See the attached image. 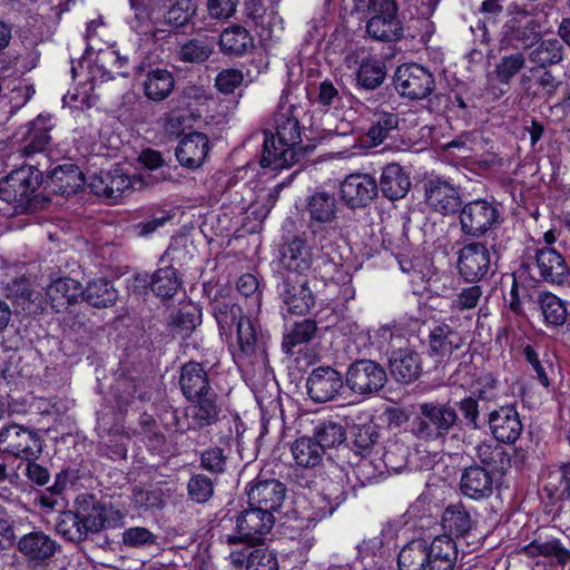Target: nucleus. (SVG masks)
<instances>
[{
	"label": "nucleus",
	"instance_id": "obj_17",
	"mask_svg": "<svg viewBox=\"0 0 570 570\" xmlns=\"http://www.w3.org/2000/svg\"><path fill=\"white\" fill-rule=\"evenodd\" d=\"M534 259L540 276L551 284L562 285L570 281V267L564 257L553 247L535 249Z\"/></svg>",
	"mask_w": 570,
	"mask_h": 570
},
{
	"label": "nucleus",
	"instance_id": "obj_41",
	"mask_svg": "<svg viewBox=\"0 0 570 570\" xmlns=\"http://www.w3.org/2000/svg\"><path fill=\"white\" fill-rule=\"evenodd\" d=\"M213 315L222 334H228L233 326H238L246 318L243 308L233 298L216 299L213 303Z\"/></svg>",
	"mask_w": 570,
	"mask_h": 570
},
{
	"label": "nucleus",
	"instance_id": "obj_13",
	"mask_svg": "<svg viewBox=\"0 0 570 570\" xmlns=\"http://www.w3.org/2000/svg\"><path fill=\"white\" fill-rule=\"evenodd\" d=\"M286 495V487L278 480H258L247 490L249 507H256L272 514L277 511Z\"/></svg>",
	"mask_w": 570,
	"mask_h": 570
},
{
	"label": "nucleus",
	"instance_id": "obj_46",
	"mask_svg": "<svg viewBox=\"0 0 570 570\" xmlns=\"http://www.w3.org/2000/svg\"><path fill=\"white\" fill-rule=\"evenodd\" d=\"M474 458L483 464L482 468L492 472L503 470L509 462L504 449L491 440L483 441L474 448Z\"/></svg>",
	"mask_w": 570,
	"mask_h": 570
},
{
	"label": "nucleus",
	"instance_id": "obj_40",
	"mask_svg": "<svg viewBox=\"0 0 570 570\" xmlns=\"http://www.w3.org/2000/svg\"><path fill=\"white\" fill-rule=\"evenodd\" d=\"M386 382L384 368L371 360H358V392L372 394L380 391Z\"/></svg>",
	"mask_w": 570,
	"mask_h": 570
},
{
	"label": "nucleus",
	"instance_id": "obj_47",
	"mask_svg": "<svg viewBox=\"0 0 570 570\" xmlns=\"http://www.w3.org/2000/svg\"><path fill=\"white\" fill-rule=\"evenodd\" d=\"M386 77V67L381 59H363L358 67V87L373 90L380 87Z\"/></svg>",
	"mask_w": 570,
	"mask_h": 570
},
{
	"label": "nucleus",
	"instance_id": "obj_10",
	"mask_svg": "<svg viewBox=\"0 0 570 570\" xmlns=\"http://www.w3.org/2000/svg\"><path fill=\"white\" fill-rule=\"evenodd\" d=\"M464 345L462 334L446 322L435 324L429 333V354L438 363H448Z\"/></svg>",
	"mask_w": 570,
	"mask_h": 570
},
{
	"label": "nucleus",
	"instance_id": "obj_5",
	"mask_svg": "<svg viewBox=\"0 0 570 570\" xmlns=\"http://www.w3.org/2000/svg\"><path fill=\"white\" fill-rule=\"evenodd\" d=\"M393 82L400 96L411 100L424 99L435 88L433 73L419 63L399 66L394 72Z\"/></svg>",
	"mask_w": 570,
	"mask_h": 570
},
{
	"label": "nucleus",
	"instance_id": "obj_62",
	"mask_svg": "<svg viewBox=\"0 0 570 570\" xmlns=\"http://www.w3.org/2000/svg\"><path fill=\"white\" fill-rule=\"evenodd\" d=\"M107 174L108 200L116 202L132 186V179L121 168H114Z\"/></svg>",
	"mask_w": 570,
	"mask_h": 570
},
{
	"label": "nucleus",
	"instance_id": "obj_3",
	"mask_svg": "<svg viewBox=\"0 0 570 570\" xmlns=\"http://www.w3.org/2000/svg\"><path fill=\"white\" fill-rule=\"evenodd\" d=\"M42 451L43 442L37 431L16 423L0 429V452L31 461L38 460Z\"/></svg>",
	"mask_w": 570,
	"mask_h": 570
},
{
	"label": "nucleus",
	"instance_id": "obj_18",
	"mask_svg": "<svg viewBox=\"0 0 570 570\" xmlns=\"http://www.w3.org/2000/svg\"><path fill=\"white\" fill-rule=\"evenodd\" d=\"M494 488L493 472L479 464L465 468L461 473L460 491L464 497L473 500L488 499Z\"/></svg>",
	"mask_w": 570,
	"mask_h": 570
},
{
	"label": "nucleus",
	"instance_id": "obj_19",
	"mask_svg": "<svg viewBox=\"0 0 570 570\" xmlns=\"http://www.w3.org/2000/svg\"><path fill=\"white\" fill-rule=\"evenodd\" d=\"M187 409L189 417L188 430H202L216 424L219 421L222 406L218 403V395L215 392L194 397Z\"/></svg>",
	"mask_w": 570,
	"mask_h": 570
},
{
	"label": "nucleus",
	"instance_id": "obj_60",
	"mask_svg": "<svg viewBox=\"0 0 570 570\" xmlns=\"http://www.w3.org/2000/svg\"><path fill=\"white\" fill-rule=\"evenodd\" d=\"M196 9L195 0H176L167 11L166 21L175 27L185 26L196 13Z\"/></svg>",
	"mask_w": 570,
	"mask_h": 570
},
{
	"label": "nucleus",
	"instance_id": "obj_52",
	"mask_svg": "<svg viewBox=\"0 0 570 570\" xmlns=\"http://www.w3.org/2000/svg\"><path fill=\"white\" fill-rule=\"evenodd\" d=\"M311 219L317 223H328L335 217V199L327 193L314 194L307 204Z\"/></svg>",
	"mask_w": 570,
	"mask_h": 570
},
{
	"label": "nucleus",
	"instance_id": "obj_39",
	"mask_svg": "<svg viewBox=\"0 0 570 570\" xmlns=\"http://www.w3.org/2000/svg\"><path fill=\"white\" fill-rule=\"evenodd\" d=\"M428 546L425 539H415L400 551L397 564L400 570H428Z\"/></svg>",
	"mask_w": 570,
	"mask_h": 570
},
{
	"label": "nucleus",
	"instance_id": "obj_57",
	"mask_svg": "<svg viewBox=\"0 0 570 570\" xmlns=\"http://www.w3.org/2000/svg\"><path fill=\"white\" fill-rule=\"evenodd\" d=\"M313 438L317 440L325 454L326 449L338 445L345 440V433L342 425L328 422L317 426Z\"/></svg>",
	"mask_w": 570,
	"mask_h": 570
},
{
	"label": "nucleus",
	"instance_id": "obj_31",
	"mask_svg": "<svg viewBox=\"0 0 570 570\" xmlns=\"http://www.w3.org/2000/svg\"><path fill=\"white\" fill-rule=\"evenodd\" d=\"M411 188L410 175L397 164H389L381 175V190L389 199L403 198Z\"/></svg>",
	"mask_w": 570,
	"mask_h": 570
},
{
	"label": "nucleus",
	"instance_id": "obj_48",
	"mask_svg": "<svg viewBox=\"0 0 570 570\" xmlns=\"http://www.w3.org/2000/svg\"><path fill=\"white\" fill-rule=\"evenodd\" d=\"M563 49L559 40L548 39L541 41L530 53L529 60L540 69L557 65L562 60Z\"/></svg>",
	"mask_w": 570,
	"mask_h": 570
},
{
	"label": "nucleus",
	"instance_id": "obj_51",
	"mask_svg": "<svg viewBox=\"0 0 570 570\" xmlns=\"http://www.w3.org/2000/svg\"><path fill=\"white\" fill-rule=\"evenodd\" d=\"M399 118L395 114L375 112L368 127L362 126L361 130L372 140V142H383L389 132L397 127Z\"/></svg>",
	"mask_w": 570,
	"mask_h": 570
},
{
	"label": "nucleus",
	"instance_id": "obj_11",
	"mask_svg": "<svg viewBox=\"0 0 570 570\" xmlns=\"http://www.w3.org/2000/svg\"><path fill=\"white\" fill-rule=\"evenodd\" d=\"M17 548L28 564L36 568L46 564L56 554L59 544L49 534L37 530L23 534Z\"/></svg>",
	"mask_w": 570,
	"mask_h": 570
},
{
	"label": "nucleus",
	"instance_id": "obj_12",
	"mask_svg": "<svg viewBox=\"0 0 570 570\" xmlns=\"http://www.w3.org/2000/svg\"><path fill=\"white\" fill-rule=\"evenodd\" d=\"M315 149V145H264L261 165L273 170L301 163Z\"/></svg>",
	"mask_w": 570,
	"mask_h": 570
},
{
	"label": "nucleus",
	"instance_id": "obj_56",
	"mask_svg": "<svg viewBox=\"0 0 570 570\" xmlns=\"http://www.w3.org/2000/svg\"><path fill=\"white\" fill-rule=\"evenodd\" d=\"M208 149V145H177L175 154L181 166L195 169L204 163Z\"/></svg>",
	"mask_w": 570,
	"mask_h": 570
},
{
	"label": "nucleus",
	"instance_id": "obj_24",
	"mask_svg": "<svg viewBox=\"0 0 570 570\" xmlns=\"http://www.w3.org/2000/svg\"><path fill=\"white\" fill-rule=\"evenodd\" d=\"M390 371L396 381L406 384L411 383L422 372L421 357L415 351L403 348L401 345L391 353Z\"/></svg>",
	"mask_w": 570,
	"mask_h": 570
},
{
	"label": "nucleus",
	"instance_id": "obj_6",
	"mask_svg": "<svg viewBox=\"0 0 570 570\" xmlns=\"http://www.w3.org/2000/svg\"><path fill=\"white\" fill-rule=\"evenodd\" d=\"M275 523L272 512L256 507L244 510L236 519V534H227L228 544L249 543L258 544L269 533Z\"/></svg>",
	"mask_w": 570,
	"mask_h": 570
},
{
	"label": "nucleus",
	"instance_id": "obj_58",
	"mask_svg": "<svg viewBox=\"0 0 570 570\" xmlns=\"http://www.w3.org/2000/svg\"><path fill=\"white\" fill-rule=\"evenodd\" d=\"M525 58L521 52L511 53L500 59L494 73L499 82L509 83L510 80L524 67Z\"/></svg>",
	"mask_w": 570,
	"mask_h": 570
},
{
	"label": "nucleus",
	"instance_id": "obj_34",
	"mask_svg": "<svg viewBox=\"0 0 570 570\" xmlns=\"http://www.w3.org/2000/svg\"><path fill=\"white\" fill-rule=\"evenodd\" d=\"M475 525V520L462 503L449 505L442 514V527L449 535L463 537Z\"/></svg>",
	"mask_w": 570,
	"mask_h": 570
},
{
	"label": "nucleus",
	"instance_id": "obj_44",
	"mask_svg": "<svg viewBox=\"0 0 570 570\" xmlns=\"http://www.w3.org/2000/svg\"><path fill=\"white\" fill-rule=\"evenodd\" d=\"M55 528L58 534L75 543L82 542L90 534L75 509L60 512Z\"/></svg>",
	"mask_w": 570,
	"mask_h": 570
},
{
	"label": "nucleus",
	"instance_id": "obj_1",
	"mask_svg": "<svg viewBox=\"0 0 570 570\" xmlns=\"http://www.w3.org/2000/svg\"><path fill=\"white\" fill-rule=\"evenodd\" d=\"M41 173L32 166H22L0 180V198L14 205L16 212L36 208V191L41 184Z\"/></svg>",
	"mask_w": 570,
	"mask_h": 570
},
{
	"label": "nucleus",
	"instance_id": "obj_22",
	"mask_svg": "<svg viewBox=\"0 0 570 570\" xmlns=\"http://www.w3.org/2000/svg\"><path fill=\"white\" fill-rule=\"evenodd\" d=\"M508 10L511 16L508 22L511 36L524 47L537 42L541 33L540 23L531 17L530 11L515 3L511 4Z\"/></svg>",
	"mask_w": 570,
	"mask_h": 570
},
{
	"label": "nucleus",
	"instance_id": "obj_15",
	"mask_svg": "<svg viewBox=\"0 0 570 570\" xmlns=\"http://www.w3.org/2000/svg\"><path fill=\"white\" fill-rule=\"evenodd\" d=\"M488 423L494 439L513 444L521 435L523 425L514 406H501L489 414Z\"/></svg>",
	"mask_w": 570,
	"mask_h": 570
},
{
	"label": "nucleus",
	"instance_id": "obj_38",
	"mask_svg": "<svg viewBox=\"0 0 570 570\" xmlns=\"http://www.w3.org/2000/svg\"><path fill=\"white\" fill-rule=\"evenodd\" d=\"M538 303L548 327L558 328L566 324L568 308L564 301L550 292H542L539 294Z\"/></svg>",
	"mask_w": 570,
	"mask_h": 570
},
{
	"label": "nucleus",
	"instance_id": "obj_14",
	"mask_svg": "<svg viewBox=\"0 0 570 570\" xmlns=\"http://www.w3.org/2000/svg\"><path fill=\"white\" fill-rule=\"evenodd\" d=\"M342 376L330 366H321L311 372L307 377V394L315 403L332 400L342 389Z\"/></svg>",
	"mask_w": 570,
	"mask_h": 570
},
{
	"label": "nucleus",
	"instance_id": "obj_54",
	"mask_svg": "<svg viewBox=\"0 0 570 570\" xmlns=\"http://www.w3.org/2000/svg\"><path fill=\"white\" fill-rule=\"evenodd\" d=\"M316 330L317 325L312 320H303L296 323L293 330L283 340V347L286 353H291V350L296 345L309 342Z\"/></svg>",
	"mask_w": 570,
	"mask_h": 570
},
{
	"label": "nucleus",
	"instance_id": "obj_21",
	"mask_svg": "<svg viewBox=\"0 0 570 570\" xmlns=\"http://www.w3.org/2000/svg\"><path fill=\"white\" fill-rule=\"evenodd\" d=\"M469 366L460 365V367L450 376L453 385L461 387H471L472 396L478 401H493L498 396V380L490 373L481 374L478 379L473 380L469 375Z\"/></svg>",
	"mask_w": 570,
	"mask_h": 570
},
{
	"label": "nucleus",
	"instance_id": "obj_23",
	"mask_svg": "<svg viewBox=\"0 0 570 570\" xmlns=\"http://www.w3.org/2000/svg\"><path fill=\"white\" fill-rule=\"evenodd\" d=\"M428 570H454L458 561L455 541L449 534H442L426 540Z\"/></svg>",
	"mask_w": 570,
	"mask_h": 570
},
{
	"label": "nucleus",
	"instance_id": "obj_49",
	"mask_svg": "<svg viewBox=\"0 0 570 570\" xmlns=\"http://www.w3.org/2000/svg\"><path fill=\"white\" fill-rule=\"evenodd\" d=\"M236 357L247 358L255 354L258 346V336L250 318L246 317L236 326Z\"/></svg>",
	"mask_w": 570,
	"mask_h": 570
},
{
	"label": "nucleus",
	"instance_id": "obj_26",
	"mask_svg": "<svg viewBox=\"0 0 570 570\" xmlns=\"http://www.w3.org/2000/svg\"><path fill=\"white\" fill-rule=\"evenodd\" d=\"M179 384L187 400H194V397L214 392L209 385L207 372L199 363L194 361L183 365Z\"/></svg>",
	"mask_w": 570,
	"mask_h": 570
},
{
	"label": "nucleus",
	"instance_id": "obj_43",
	"mask_svg": "<svg viewBox=\"0 0 570 570\" xmlns=\"http://www.w3.org/2000/svg\"><path fill=\"white\" fill-rule=\"evenodd\" d=\"M189 120L180 114H170L165 124L168 138L177 139L179 142H208V138L203 132L191 128Z\"/></svg>",
	"mask_w": 570,
	"mask_h": 570
},
{
	"label": "nucleus",
	"instance_id": "obj_50",
	"mask_svg": "<svg viewBox=\"0 0 570 570\" xmlns=\"http://www.w3.org/2000/svg\"><path fill=\"white\" fill-rule=\"evenodd\" d=\"M150 287L158 297H173L180 287L176 269L173 267L157 269L151 276Z\"/></svg>",
	"mask_w": 570,
	"mask_h": 570
},
{
	"label": "nucleus",
	"instance_id": "obj_37",
	"mask_svg": "<svg viewBox=\"0 0 570 570\" xmlns=\"http://www.w3.org/2000/svg\"><path fill=\"white\" fill-rule=\"evenodd\" d=\"M543 492L551 501H561L570 498V465L550 469L543 482Z\"/></svg>",
	"mask_w": 570,
	"mask_h": 570
},
{
	"label": "nucleus",
	"instance_id": "obj_35",
	"mask_svg": "<svg viewBox=\"0 0 570 570\" xmlns=\"http://www.w3.org/2000/svg\"><path fill=\"white\" fill-rule=\"evenodd\" d=\"M420 413L422 416L432 421V424L438 429L443 438L455 425L459 419L455 409L449 403H422L420 404Z\"/></svg>",
	"mask_w": 570,
	"mask_h": 570
},
{
	"label": "nucleus",
	"instance_id": "obj_32",
	"mask_svg": "<svg viewBox=\"0 0 570 570\" xmlns=\"http://www.w3.org/2000/svg\"><path fill=\"white\" fill-rule=\"evenodd\" d=\"M405 325L402 321L394 322L392 325H384L373 332H367L366 336L368 345L376 350L379 353L384 351L389 352V348L397 350L404 342L405 337Z\"/></svg>",
	"mask_w": 570,
	"mask_h": 570
},
{
	"label": "nucleus",
	"instance_id": "obj_30",
	"mask_svg": "<svg viewBox=\"0 0 570 570\" xmlns=\"http://www.w3.org/2000/svg\"><path fill=\"white\" fill-rule=\"evenodd\" d=\"M291 454L296 466L313 470L322 465L324 453L317 440L313 436L297 438L291 444Z\"/></svg>",
	"mask_w": 570,
	"mask_h": 570
},
{
	"label": "nucleus",
	"instance_id": "obj_4",
	"mask_svg": "<svg viewBox=\"0 0 570 570\" xmlns=\"http://www.w3.org/2000/svg\"><path fill=\"white\" fill-rule=\"evenodd\" d=\"M459 217L462 232L472 237L483 236L502 222L499 206L487 199L466 203L462 206Z\"/></svg>",
	"mask_w": 570,
	"mask_h": 570
},
{
	"label": "nucleus",
	"instance_id": "obj_7",
	"mask_svg": "<svg viewBox=\"0 0 570 570\" xmlns=\"http://www.w3.org/2000/svg\"><path fill=\"white\" fill-rule=\"evenodd\" d=\"M284 307L291 314L305 315L315 304V297L304 275L286 274L279 289Z\"/></svg>",
	"mask_w": 570,
	"mask_h": 570
},
{
	"label": "nucleus",
	"instance_id": "obj_2",
	"mask_svg": "<svg viewBox=\"0 0 570 570\" xmlns=\"http://www.w3.org/2000/svg\"><path fill=\"white\" fill-rule=\"evenodd\" d=\"M367 10L372 16L366 23V33L372 39L393 42L403 37L395 0H368Z\"/></svg>",
	"mask_w": 570,
	"mask_h": 570
},
{
	"label": "nucleus",
	"instance_id": "obj_64",
	"mask_svg": "<svg viewBox=\"0 0 570 570\" xmlns=\"http://www.w3.org/2000/svg\"><path fill=\"white\" fill-rule=\"evenodd\" d=\"M187 488L190 499L198 503L207 502L214 493L213 481L204 474L193 475Z\"/></svg>",
	"mask_w": 570,
	"mask_h": 570
},
{
	"label": "nucleus",
	"instance_id": "obj_9",
	"mask_svg": "<svg viewBox=\"0 0 570 570\" xmlns=\"http://www.w3.org/2000/svg\"><path fill=\"white\" fill-rule=\"evenodd\" d=\"M491 267V254L485 244L473 242L461 248L458 268L466 281L474 282L484 278Z\"/></svg>",
	"mask_w": 570,
	"mask_h": 570
},
{
	"label": "nucleus",
	"instance_id": "obj_25",
	"mask_svg": "<svg viewBox=\"0 0 570 570\" xmlns=\"http://www.w3.org/2000/svg\"><path fill=\"white\" fill-rule=\"evenodd\" d=\"M82 294L79 282L70 277H59L46 288V296L51 308L59 313L75 304Z\"/></svg>",
	"mask_w": 570,
	"mask_h": 570
},
{
	"label": "nucleus",
	"instance_id": "obj_55",
	"mask_svg": "<svg viewBox=\"0 0 570 570\" xmlns=\"http://www.w3.org/2000/svg\"><path fill=\"white\" fill-rule=\"evenodd\" d=\"M2 292L7 298L12 299L14 303L21 305L23 308H26V305L31 304L36 299L33 297L35 293L30 288L28 279L23 277L14 278L4 284Z\"/></svg>",
	"mask_w": 570,
	"mask_h": 570
},
{
	"label": "nucleus",
	"instance_id": "obj_29",
	"mask_svg": "<svg viewBox=\"0 0 570 570\" xmlns=\"http://www.w3.org/2000/svg\"><path fill=\"white\" fill-rule=\"evenodd\" d=\"M75 510L90 533H98L104 529L107 510L94 495H78L75 501Z\"/></svg>",
	"mask_w": 570,
	"mask_h": 570
},
{
	"label": "nucleus",
	"instance_id": "obj_36",
	"mask_svg": "<svg viewBox=\"0 0 570 570\" xmlns=\"http://www.w3.org/2000/svg\"><path fill=\"white\" fill-rule=\"evenodd\" d=\"M175 87V79L167 69L156 68L146 75L144 81L145 96L153 101H163Z\"/></svg>",
	"mask_w": 570,
	"mask_h": 570
},
{
	"label": "nucleus",
	"instance_id": "obj_27",
	"mask_svg": "<svg viewBox=\"0 0 570 570\" xmlns=\"http://www.w3.org/2000/svg\"><path fill=\"white\" fill-rule=\"evenodd\" d=\"M530 558L534 557H551L560 564L570 562V551L567 549L560 539L550 533L541 532L533 541L524 546L521 550Z\"/></svg>",
	"mask_w": 570,
	"mask_h": 570
},
{
	"label": "nucleus",
	"instance_id": "obj_20",
	"mask_svg": "<svg viewBox=\"0 0 570 570\" xmlns=\"http://www.w3.org/2000/svg\"><path fill=\"white\" fill-rule=\"evenodd\" d=\"M263 142H301V126L291 108L277 111L263 129Z\"/></svg>",
	"mask_w": 570,
	"mask_h": 570
},
{
	"label": "nucleus",
	"instance_id": "obj_33",
	"mask_svg": "<svg viewBox=\"0 0 570 570\" xmlns=\"http://www.w3.org/2000/svg\"><path fill=\"white\" fill-rule=\"evenodd\" d=\"M311 248L301 238L292 239L283 249L282 264L288 271L287 274L303 275L311 267Z\"/></svg>",
	"mask_w": 570,
	"mask_h": 570
},
{
	"label": "nucleus",
	"instance_id": "obj_8",
	"mask_svg": "<svg viewBox=\"0 0 570 570\" xmlns=\"http://www.w3.org/2000/svg\"><path fill=\"white\" fill-rule=\"evenodd\" d=\"M424 202L434 212L450 215L461 206L459 190L441 177H428L423 180Z\"/></svg>",
	"mask_w": 570,
	"mask_h": 570
},
{
	"label": "nucleus",
	"instance_id": "obj_61",
	"mask_svg": "<svg viewBox=\"0 0 570 570\" xmlns=\"http://www.w3.org/2000/svg\"><path fill=\"white\" fill-rule=\"evenodd\" d=\"M135 504L142 509H160L165 504V493L155 485L148 489H135L132 493Z\"/></svg>",
	"mask_w": 570,
	"mask_h": 570
},
{
	"label": "nucleus",
	"instance_id": "obj_42",
	"mask_svg": "<svg viewBox=\"0 0 570 570\" xmlns=\"http://www.w3.org/2000/svg\"><path fill=\"white\" fill-rule=\"evenodd\" d=\"M219 47L226 55L240 56L253 47V38L244 27L230 26L222 32Z\"/></svg>",
	"mask_w": 570,
	"mask_h": 570
},
{
	"label": "nucleus",
	"instance_id": "obj_63",
	"mask_svg": "<svg viewBox=\"0 0 570 570\" xmlns=\"http://www.w3.org/2000/svg\"><path fill=\"white\" fill-rule=\"evenodd\" d=\"M247 570H279L276 554L264 547L254 549L247 559Z\"/></svg>",
	"mask_w": 570,
	"mask_h": 570
},
{
	"label": "nucleus",
	"instance_id": "obj_53",
	"mask_svg": "<svg viewBox=\"0 0 570 570\" xmlns=\"http://www.w3.org/2000/svg\"><path fill=\"white\" fill-rule=\"evenodd\" d=\"M214 40L209 38L191 39L181 46L180 59L187 62H204L214 52Z\"/></svg>",
	"mask_w": 570,
	"mask_h": 570
},
{
	"label": "nucleus",
	"instance_id": "obj_28",
	"mask_svg": "<svg viewBox=\"0 0 570 570\" xmlns=\"http://www.w3.org/2000/svg\"><path fill=\"white\" fill-rule=\"evenodd\" d=\"M50 181L55 193L62 196L76 194L85 185V174L79 166L66 163L50 171Z\"/></svg>",
	"mask_w": 570,
	"mask_h": 570
},
{
	"label": "nucleus",
	"instance_id": "obj_16",
	"mask_svg": "<svg viewBox=\"0 0 570 570\" xmlns=\"http://www.w3.org/2000/svg\"><path fill=\"white\" fill-rule=\"evenodd\" d=\"M366 435L368 443L361 444L358 442V482L362 485L372 483L382 476L385 472L386 464L381 458H370V445L374 444L379 438L377 432L371 425H363L358 431V438Z\"/></svg>",
	"mask_w": 570,
	"mask_h": 570
},
{
	"label": "nucleus",
	"instance_id": "obj_45",
	"mask_svg": "<svg viewBox=\"0 0 570 570\" xmlns=\"http://www.w3.org/2000/svg\"><path fill=\"white\" fill-rule=\"evenodd\" d=\"M81 295H83L88 304L97 308H107L112 306L117 301V291L114 285L105 278L94 279L88 283Z\"/></svg>",
	"mask_w": 570,
	"mask_h": 570
},
{
	"label": "nucleus",
	"instance_id": "obj_59",
	"mask_svg": "<svg viewBox=\"0 0 570 570\" xmlns=\"http://www.w3.org/2000/svg\"><path fill=\"white\" fill-rule=\"evenodd\" d=\"M53 128L51 118L40 115L33 121L27 125V131L22 139L29 142H48L52 139L50 131Z\"/></svg>",
	"mask_w": 570,
	"mask_h": 570
}]
</instances>
